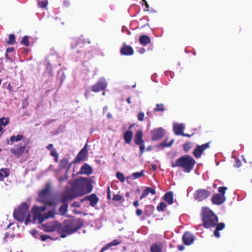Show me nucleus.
Masks as SVG:
<instances>
[{
  "instance_id": "nucleus-1",
  "label": "nucleus",
  "mask_w": 252,
  "mask_h": 252,
  "mask_svg": "<svg viewBox=\"0 0 252 252\" xmlns=\"http://www.w3.org/2000/svg\"><path fill=\"white\" fill-rule=\"evenodd\" d=\"M71 185V189L66 193V198L71 200L76 196H82L91 192L92 190V186L87 178L80 177L76 179Z\"/></svg>"
},
{
  "instance_id": "nucleus-2",
  "label": "nucleus",
  "mask_w": 252,
  "mask_h": 252,
  "mask_svg": "<svg viewBox=\"0 0 252 252\" xmlns=\"http://www.w3.org/2000/svg\"><path fill=\"white\" fill-rule=\"evenodd\" d=\"M83 225V222L80 219H68L62 223L60 222L59 233L61 234V237L64 238L76 232Z\"/></svg>"
},
{
  "instance_id": "nucleus-3",
  "label": "nucleus",
  "mask_w": 252,
  "mask_h": 252,
  "mask_svg": "<svg viewBox=\"0 0 252 252\" xmlns=\"http://www.w3.org/2000/svg\"><path fill=\"white\" fill-rule=\"evenodd\" d=\"M202 225L205 228H210L216 226L219 219L217 215L208 207H202L200 212Z\"/></svg>"
},
{
  "instance_id": "nucleus-4",
  "label": "nucleus",
  "mask_w": 252,
  "mask_h": 252,
  "mask_svg": "<svg viewBox=\"0 0 252 252\" xmlns=\"http://www.w3.org/2000/svg\"><path fill=\"white\" fill-rule=\"evenodd\" d=\"M196 163L195 159L191 156L186 155L178 158L175 162H172V167H180L186 173H189Z\"/></svg>"
},
{
  "instance_id": "nucleus-5",
  "label": "nucleus",
  "mask_w": 252,
  "mask_h": 252,
  "mask_svg": "<svg viewBox=\"0 0 252 252\" xmlns=\"http://www.w3.org/2000/svg\"><path fill=\"white\" fill-rule=\"evenodd\" d=\"M28 209L27 204L26 202H23L18 208L14 210L13 212L14 219L21 222L25 220V224L28 225L31 221V215Z\"/></svg>"
},
{
  "instance_id": "nucleus-6",
  "label": "nucleus",
  "mask_w": 252,
  "mask_h": 252,
  "mask_svg": "<svg viewBox=\"0 0 252 252\" xmlns=\"http://www.w3.org/2000/svg\"><path fill=\"white\" fill-rule=\"evenodd\" d=\"M46 210L45 206L37 207L34 206L32 208L33 211V219L32 222L33 223L38 222L41 223L43 222L45 220L50 218H53L55 214L52 211H49L44 215L42 213Z\"/></svg>"
},
{
  "instance_id": "nucleus-7",
  "label": "nucleus",
  "mask_w": 252,
  "mask_h": 252,
  "mask_svg": "<svg viewBox=\"0 0 252 252\" xmlns=\"http://www.w3.org/2000/svg\"><path fill=\"white\" fill-rule=\"evenodd\" d=\"M23 143L15 145L10 149V152L17 157H20L23 153L28 151L26 146L29 144L28 139H24L23 141Z\"/></svg>"
},
{
  "instance_id": "nucleus-8",
  "label": "nucleus",
  "mask_w": 252,
  "mask_h": 252,
  "mask_svg": "<svg viewBox=\"0 0 252 252\" xmlns=\"http://www.w3.org/2000/svg\"><path fill=\"white\" fill-rule=\"evenodd\" d=\"M107 82L104 77L100 78L97 82L92 87V91L95 93L99 92L106 89Z\"/></svg>"
},
{
  "instance_id": "nucleus-9",
  "label": "nucleus",
  "mask_w": 252,
  "mask_h": 252,
  "mask_svg": "<svg viewBox=\"0 0 252 252\" xmlns=\"http://www.w3.org/2000/svg\"><path fill=\"white\" fill-rule=\"evenodd\" d=\"M51 187L50 184L46 185L45 188L42 189L39 193V200L44 203L49 202V197L50 196V190Z\"/></svg>"
},
{
  "instance_id": "nucleus-10",
  "label": "nucleus",
  "mask_w": 252,
  "mask_h": 252,
  "mask_svg": "<svg viewBox=\"0 0 252 252\" xmlns=\"http://www.w3.org/2000/svg\"><path fill=\"white\" fill-rule=\"evenodd\" d=\"M211 194V192L205 189H198L196 190L194 193V198L195 199L199 201L206 199Z\"/></svg>"
},
{
  "instance_id": "nucleus-11",
  "label": "nucleus",
  "mask_w": 252,
  "mask_h": 252,
  "mask_svg": "<svg viewBox=\"0 0 252 252\" xmlns=\"http://www.w3.org/2000/svg\"><path fill=\"white\" fill-rule=\"evenodd\" d=\"M87 144L80 151L75 160L72 163H79L80 161L86 160L88 157Z\"/></svg>"
},
{
  "instance_id": "nucleus-12",
  "label": "nucleus",
  "mask_w": 252,
  "mask_h": 252,
  "mask_svg": "<svg viewBox=\"0 0 252 252\" xmlns=\"http://www.w3.org/2000/svg\"><path fill=\"white\" fill-rule=\"evenodd\" d=\"M210 142H208L201 145H197L192 152L193 156L196 158H200L203 152L210 147Z\"/></svg>"
},
{
  "instance_id": "nucleus-13",
  "label": "nucleus",
  "mask_w": 252,
  "mask_h": 252,
  "mask_svg": "<svg viewBox=\"0 0 252 252\" xmlns=\"http://www.w3.org/2000/svg\"><path fill=\"white\" fill-rule=\"evenodd\" d=\"M60 222L55 221L45 224L43 225V230L47 232H52L57 230L59 232Z\"/></svg>"
},
{
  "instance_id": "nucleus-14",
  "label": "nucleus",
  "mask_w": 252,
  "mask_h": 252,
  "mask_svg": "<svg viewBox=\"0 0 252 252\" xmlns=\"http://www.w3.org/2000/svg\"><path fill=\"white\" fill-rule=\"evenodd\" d=\"M152 138L153 140H158L161 139L164 134L163 128L159 127L153 130L151 132Z\"/></svg>"
},
{
  "instance_id": "nucleus-15",
  "label": "nucleus",
  "mask_w": 252,
  "mask_h": 252,
  "mask_svg": "<svg viewBox=\"0 0 252 252\" xmlns=\"http://www.w3.org/2000/svg\"><path fill=\"white\" fill-rule=\"evenodd\" d=\"M182 240L184 244L190 245L193 243L194 237L190 232L186 231L182 236Z\"/></svg>"
},
{
  "instance_id": "nucleus-16",
  "label": "nucleus",
  "mask_w": 252,
  "mask_h": 252,
  "mask_svg": "<svg viewBox=\"0 0 252 252\" xmlns=\"http://www.w3.org/2000/svg\"><path fill=\"white\" fill-rule=\"evenodd\" d=\"M226 200V197L224 195H220V193H216L214 194L211 198L212 202L214 204L217 205L222 204Z\"/></svg>"
},
{
  "instance_id": "nucleus-17",
  "label": "nucleus",
  "mask_w": 252,
  "mask_h": 252,
  "mask_svg": "<svg viewBox=\"0 0 252 252\" xmlns=\"http://www.w3.org/2000/svg\"><path fill=\"white\" fill-rule=\"evenodd\" d=\"M120 52L122 55L129 56L132 55L133 54V50L130 46L127 45L124 43L123 47L120 50Z\"/></svg>"
},
{
  "instance_id": "nucleus-18",
  "label": "nucleus",
  "mask_w": 252,
  "mask_h": 252,
  "mask_svg": "<svg viewBox=\"0 0 252 252\" xmlns=\"http://www.w3.org/2000/svg\"><path fill=\"white\" fill-rule=\"evenodd\" d=\"M85 200L90 201V205L92 207L95 206L98 202V198L94 193L91 194L89 196H86L82 200V201Z\"/></svg>"
},
{
  "instance_id": "nucleus-19",
  "label": "nucleus",
  "mask_w": 252,
  "mask_h": 252,
  "mask_svg": "<svg viewBox=\"0 0 252 252\" xmlns=\"http://www.w3.org/2000/svg\"><path fill=\"white\" fill-rule=\"evenodd\" d=\"M163 247V243L156 242L151 246L150 250L151 252H162Z\"/></svg>"
},
{
  "instance_id": "nucleus-20",
  "label": "nucleus",
  "mask_w": 252,
  "mask_h": 252,
  "mask_svg": "<svg viewBox=\"0 0 252 252\" xmlns=\"http://www.w3.org/2000/svg\"><path fill=\"white\" fill-rule=\"evenodd\" d=\"M80 173L90 175L93 173V168L87 163H85L81 168Z\"/></svg>"
},
{
  "instance_id": "nucleus-21",
  "label": "nucleus",
  "mask_w": 252,
  "mask_h": 252,
  "mask_svg": "<svg viewBox=\"0 0 252 252\" xmlns=\"http://www.w3.org/2000/svg\"><path fill=\"white\" fill-rule=\"evenodd\" d=\"M135 143L139 145L140 154H142V131L138 130L134 138Z\"/></svg>"
},
{
  "instance_id": "nucleus-22",
  "label": "nucleus",
  "mask_w": 252,
  "mask_h": 252,
  "mask_svg": "<svg viewBox=\"0 0 252 252\" xmlns=\"http://www.w3.org/2000/svg\"><path fill=\"white\" fill-rule=\"evenodd\" d=\"M215 226L216 228L214 231V235L216 237L219 238L220 236L219 231L223 230L224 228L225 225L223 222H217Z\"/></svg>"
},
{
  "instance_id": "nucleus-23",
  "label": "nucleus",
  "mask_w": 252,
  "mask_h": 252,
  "mask_svg": "<svg viewBox=\"0 0 252 252\" xmlns=\"http://www.w3.org/2000/svg\"><path fill=\"white\" fill-rule=\"evenodd\" d=\"M184 128L185 126L183 124H176L174 125V131L175 134L177 135H182L184 133L183 131Z\"/></svg>"
},
{
  "instance_id": "nucleus-24",
  "label": "nucleus",
  "mask_w": 252,
  "mask_h": 252,
  "mask_svg": "<svg viewBox=\"0 0 252 252\" xmlns=\"http://www.w3.org/2000/svg\"><path fill=\"white\" fill-rule=\"evenodd\" d=\"M72 163L71 162L68 165V160L67 158H64L63 159L61 160L60 163V168L61 169L65 168L67 167V170L66 171V172H68V171L69 170L71 164Z\"/></svg>"
},
{
  "instance_id": "nucleus-25",
  "label": "nucleus",
  "mask_w": 252,
  "mask_h": 252,
  "mask_svg": "<svg viewBox=\"0 0 252 252\" xmlns=\"http://www.w3.org/2000/svg\"><path fill=\"white\" fill-rule=\"evenodd\" d=\"M163 199L169 205H171L173 203V193L172 191H168L166 192L163 196Z\"/></svg>"
},
{
  "instance_id": "nucleus-26",
  "label": "nucleus",
  "mask_w": 252,
  "mask_h": 252,
  "mask_svg": "<svg viewBox=\"0 0 252 252\" xmlns=\"http://www.w3.org/2000/svg\"><path fill=\"white\" fill-rule=\"evenodd\" d=\"M150 193L152 195H155L156 193V191L154 188L146 187L143 190V198L147 196Z\"/></svg>"
},
{
  "instance_id": "nucleus-27",
  "label": "nucleus",
  "mask_w": 252,
  "mask_h": 252,
  "mask_svg": "<svg viewBox=\"0 0 252 252\" xmlns=\"http://www.w3.org/2000/svg\"><path fill=\"white\" fill-rule=\"evenodd\" d=\"M119 242L117 240H114L112 242L106 244L100 250V252H103L112 246H117L119 244Z\"/></svg>"
},
{
  "instance_id": "nucleus-28",
  "label": "nucleus",
  "mask_w": 252,
  "mask_h": 252,
  "mask_svg": "<svg viewBox=\"0 0 252 252\" xmlns=\"http://www.w3.org/2000/svg\"><path fill=\"white\" fill-rule=\"evenodd\" d=\"M24 139H26L23 135L18 134L17 136L12 135L10 137V140L11 142V144H12L14 142H18L20 140L23 141Z\"/></svg>"
},
{
  "instance_id": "nucleus-29",
  "label": "nucleus",
  "mask_w": 252,
  "mask_h": 252,
  "mask_svg": "<svg viewBox=\"0 0 252 252\" xmlns=\"http://www.w3.org/2000/svg\"><path fill=\"white\" fill-rule=\"evenodd\" d=\"M9 175V170L7 168H1L0 169V180H3L4 177H7Z\"/></svg>"
},
{
  "instance_id": "nucleus-30",
  "label": "nucleus",
  "mask_w": 252,
  "mask_h": 252,
  "mask_svg": "<svg viewBox=\"0 0 252 252\" xmlns=\"http://www.w3.org/2000/svg\"><path fill=\"white\" fill-rule=\"evenodd\" d=\"M132 138V132L131 131L127 130L124 134V139L126 143H130Z\"/></svg>"
},
{
  "instance_id": "nucleus-31",
  "label": "nucleus",
  "mask_w": 252,
  "mask_h": 252,
  "mask_svg": "<svg viewBox=\"0 0 252 252\" xmlns=\"http://www.w3.org/2000/svg\"><path fill=\"white\" fill-rule=\"evenodd\" d=\"M68 205L66 202H64L63 204L60 207L59 211L61 215H64L67 211Z\"/></svg>"
},
{
  "instance_id": "nucleus-32",
  "label": "nucleus",
  "mask_w": 252,
  "mask_h": 252,
  "mask_svg": "<svg viewBox=\"0 0 252 252\" xmlns=\"http://www.w3.org/2000/svg\"><path fill=\"white\" fill-rule=\"evenodd\" d=\"M167 205L165 202H161L157 207V209L158 212H163L165 210Z\"/></svg>"
},
{
  "instance_id": "nucleus-33",
  "label": "nucleus",
  "mask_w": 252,
  "mask_h": 252,
  "mask_svg": "<svg viewBox=\"0 0 252 252\" xmlns=\"http://www.w3.org/2000/svg\"><path fill=\"white\" fill-rule=\"evenodd\" d=\"M165 110L163 104H157L156 107L154 109V112L161 111L163 112Z\"/></svg>"
},
{
  "instance_id": "nucleus-34",
  "label": "nucleus",
  "mask_w": 252,
  "mask_h": 252,
  "mask_svg": "<svg viewBox=\"0 0 252 252\" xmlns=\"http://www.w3.org/2000/svg\"><path fill=\"white\" fill-rule=\"evenodd\" d=\"M153 211V207L152 206H146L145 208V213L147 216H150Z\"/></svg>"
},
{
  "instance_id": "nucleus-35",
  "label": "nucleus",
  "mask_w": 252,
  "mask_h": 252,
  "mask_svg": "<svg viewBox=\"0 0 252 252\" xmlns=\"http://www.w3.org/2000/svg\"><path fill=\"white\" fill-rule=\"evenodd\" d=\"M191 147H192V143L190 142H186V143H185L183 145L184 150L187 152H188L189 151L190 149L191 148Z\"/></svg>"
},
{
  "instance_id": "nucleus-36",
  "label": "nucleus",
  "mask_w": 252,
  "mask_h": 252,
  "mask_svg": "<svg viewBox=\"0 0 252 252\" xmlns=\"http://www.w3.org/2000/svg\"><path fill=\"white\" fill-rule=\"evenodd\" d=\"M151 39L150 37L146 35H143V46H145L150 43Z\"/></svg>"
},
{
  "instance_id": "nucleus-37",
  "label": "nucleus",
  "mask_w": 252,
  "mask_h": 252,
  "mask_svg": "<svg viewBox=\"0 0 252 252\" xmlns=\"http://www.w3.org/2000/svg\"><path fill=\"white\" fill-rule=\"evenodd\" d=\"M15 43V35L13 34H10L9 35V40L7 43L9 45L13 44Z\"/></svg>"
},
{
  "instance_id": "nucleus-38",
  "label": "nucleus",
  "mask_w": 252,
  "mask_h": 252,
  "mask_svg": "<svg viewBox=\"0 0 252 252\" xmlns=\"http://www.w3.org/2000/svg\"><path fill=\"white\" fill-rule=\"evenodd\" d=\"M28 39L29 38L28 36H23L22 40H21V43L25 46H28L30 44L28 41Z\"/></svg>"
},
{
  "instance_id": "nucleus-39",
  "label": "nucleus",
  "mask_w": 252,
  "mask_h": 252,
  "mask_svg": "<svg viewBox=\"0 0 252 252\" xmlns=\"http://www.w3.org/2000/svg\"><path fill=\"white\" fill-rule=\"evenodd\" d=\"M116 177L121 182H124L125 180V178L124 174L119 172L117 173Z\"/></svg>"
},
{
  "instance_id": "nucleus-40",
  "label": "nucleus",
  "mask_w": 252,
  "mask_h": 252,
  "mask_svg": "<svg viewBox=\"0 0 252 252\" xmlns=\"http://www.w3.org/2000/svg\"><path fill=\"white\" fill-rule=\"evenodd\" d=\"M31 235L34 237L36 239H39V236L40 234L39 233V232L36 230H33L31 231Z\"/></svg>"
},
{
  "instance_id": "nucleus-41",
  "label": "nucleus",
  "mask_w": 252,
  "mask_h": 252,
  "mask_svg": "<svg viewBox=\"0 0 252 252\" xmlns=\"http://www.w3.org/2000/svg\"><path fill=\"white\" fill-rule=\"evenodd\" d=\"M173 142L174 140L172 139L169 143H167L166 140H165L162 143H161L160 145L163 147H170L173 144Z\"/></svg>"
},
{
  "instance_id": "nucleus-42",
  "label": "nucleus",
  "mask_w": 252,
  "mask_h": 252,
  "mask_svg": "<svg viewBox=\"0 0 252 252\" xmlns=\"http://www.w3.org/2000/svg\"><path fill=\"white\" fill-rule=\"evenodd\" d=\"M38 5L41 8H44L46 7L47 4V0H44L43 1H41L40 0H38Z\"/></svg>"
},
{
  "instance_id": "nucleus-43",
  "label": "nucleus",
  "mask_w": 252,
  "mask_h": 252,
  "mask_svg": "<svg viewBox=\"0 0 252 252\" xmlns=\"http://www.w3.org/2000/svg\"><path fill=\"white\" fill-rule=\"evenodd\" d=\"M8 119L4 117L0 119V125L1 126H5L8 124Z\"/></svg>"
},
{
  "instance_id": "nucleus-44",
  "label": "nucleus",
  "mask_w": 252,
  "mask_h": 252,
  "mask_svg": "<svg viewBox=\"0 0 252 252\" xmlns=\"http://www.w3.org/2000/svg\"><path fill=\"white\" fill-rule=\"evenodd\" d=\"M227 189V187H220L218 188V191L220 193V195H224L226 190Z\"/></svg>"
},
{
  "instance_id": "nucleus-45",
  "label": "nucleus",
  "mask_w": 252,
  "mask_h": 252,
  "mask_svg": "<svg viewBox=\"0 0 252 252\" xmlns=\"http://www.w3.org/2000/svg\"><path fill=\"white\" fill-rule=\"evenodd\" d=\"M39 239H41V240L42 241H45L48 239H51V237L46 234H43V235H40Z\"/></svg>"
},
{
  "instance_id": "nucleus-46",
  "label": "nucleus",
  "mask_w": 252,
  "mask_h": 252,
  "mask_svg": "<svg viewBox=\"0 0 252 252\" xmlns=\"http://www.w3.org/2000/svg\"><path fill=\"white\" fill-rule=\"evenodd\" d=\"M132 176L134 178V179H137L141 177L142 176V171L133 173Z\"/></svg>"
},
{
  "instance_id": "nucleus-47",
  "label": "nucleus",
  "mask_w": 252,
  "mask_h": 252,
  "mask_svg": "<svg viewBox=\"0 0 252 252\" xmlns=\"http://www.w3.org/2000/svg\"><path fill=\"white\" fill-rule=\"evenodd\" d=\"M67 172H66V173L64 175L59 177V180L61 183H62V182L65 181L67 179Z\"/></svg>"
},
{
  "instance_id": "nucleus-48",
  "label": "nucleus",
  "mask_w": 252,
  "mask_h": 252,
  "mask_svg": "<svg viewBox=\"0 0 252 252\" xmlns=\"http://www.w3.org/2000/svg\"><path fill=\"white\" fill-rule=\"evenodd\" d=\"M122 199V196L120 194H115L113 199L115 201H120Z\"/></svg>"
},
{
  "instance_id": "nucleus-49",
  "label": "nucleus",
  "mask_w": 252,
  "mask_h": 252,
  "mask_svg": "<svg viewBox=\"0 0 252 252\" xmlns=\"http://www.w3.org/2000/svg\"><path fill=\"white\" fill-rule=\"evenodd\" d=\"M50 155L53 156V157H55L57 155H58V154L57 153V151L55 149H52V150L51 151V153H50Z\"/></svg>"
},
{
  "instance_id": "nucleus-50",
  "label": "nucleus",
  "mask_w": 252,
  "mask_h": 252,
  "mask_svg": "<svg viewBox=\"0 0 252 252\" xmlns=\"http://www.w3.org/2000/svg\"><path fill=\"white\" fill-rule=\"evenodd\" d=\"M143 3H144L145 5V9H144V11H148L149 10V5L148 4V3H147V2L146 1V0H143ZM144 4V3H143V5Z\"/></svg>"
},
{
  "instance_id": "nucleus-51",
  "label": "nucleus",
  "mask_w": 252,
  "mask_h": 252,
  "mask_svg": "<svg viewBox=\"0 0 252 252\" xmlns=\"http://www.w3.org/2000/svg\"><path fill=\"white\" fill-rule=\"evenodd\" d=\"M125 31H127V34H128V35L130 34V31H129L127 29V28H126V27H123L122 29V32H125Z\"/></svg>"
},
{
  "instance_id": "nucleus-52",
  "label": "nucleus",
  "mask_w": 252,
  "mask_h": 252,
  "mask_svg": "<svg viewBox=\"0 0 252 252\" xmlns=\"http://www.w3.org/2000/svg\"><path fill=\"white\" fill-rule=\"evenodd\" d=\"M46 148L47 149L51 151L52 149H54L53 145L52 144H50L46 147Z\"/></svg>"
},
{
  "instance_id": "nucleus-53",
  "label": "nucleus",
  "mask_w": 252,
  "mask_h": 252,
  "mask_svg": "<svg viewBox=\"0 0 252 252\" xmlns=\"http://www.w3.org/2000/svg\"><path fill=\"white\" fill-rule=\"evenodd\" d=\"M65 76L64 73L63 72H62V75L61 77V83H62V82L64 81V80L65 79Z\"/></svg>"
},
{
  "instance_id": "nucleus-54",
  "label": "nucleus",
  "mask_w": 252,
  "mask_h": 252,
  "mask_svg": "<svg viewBox=\"0 0 252 252\" xmlns=\"http://www.w3.org/2000/svg\"><path fill=\"white\" fill-rule=\"evenodd\" d=\"M13 50H14V48L13 47H9L6 49V51L7 53H8V52H11L13 51Z\"/></svg>"
},
{
  "instance_id": "nucleus-55",
  "label": "nucleus",
  "mask_w": 252,
  "mask_h": 252,
  "mask_svg": "<svg viewBox=\"0 0 252 252\" xmlns=\"http://www.w3.org/2000/svg\"><path fill=\"white\" fill-rule=\"evenodd\" d=\"M178 250H179L180 251H182L184 250L185 248L184 246L183 245H179L178 246Z\"/></svg>"
},
{
  "instance_id": "nucleus-56",
  "label": "nucleus",
  "mask_w": 252,
  "mask_h": 252,
  "mask_svg": "<svg viewBox=\"0 0 252 252\" xmlns=\"http://www.w3.org/2000/svg\"><path fill=\"white\" fill-rule=\"evenodd\" d=\"M63 4L65 6H68L70 5V2L68 0L64 1Z\"/></svg>"
},
{
  "instance_id": "nucleus-57",
  "label": "nucleus",
  "mask_w": 252,
  "mask_h": 252,
  "mask_svg": "<svg viewBox=\"0 0 252 252\" xmlns=\"http://www.w3.org/2000/svg\"><path fill=\"white\" fill-rule=\"evenodd\" d=\"M138 119L140 121H142V112H140L138 115Z\"/></svg>"
},
{
  "instance_id": "nucleus-58",
  "label": "nucleus",
  "mask_w": 252,
  "mask_h": 252,
  "mask_svg": "<svg viewBox=\"0 0 252 252\" xmlns=\"http://www.w3.org/2000/svg\"><path fill=\"white\" fill-rule=\"evenodd\" d=\"M142 214V211L140 209H137L136 211V215L137 216H140Z\"/></svg>"
},
{
  "instance_id": "nucleus-59",
  "label": "nucleus",
  "mask_w": 252,
  "mask_h": 252,
  "mask_svg": "<svg viewBox=\"0 0 252 252\" xmlns=\"http://www.w3.org/2000/svg\"><path fill=\"white\" fill-rule=\"evenodd\" d=\"M107 198L108 199H110V189L109 187L108 188V191H107Z\"/></svg>"
},
{
  "instance_id": "nucleus-60",
  "label": "nucleus",
  "mask_w": 252,
  "mask_h": 252,
  "mask_svg": "<svg viewBox=\"0 0 252 252\" xmlns=\"http://www.w3.org/2000/svg\"><path fill=\"white\" fill-rule=\"evenodd\" d=\"M107 110H108V107L107 106H104L103 108V113H105Z\"/></svg>"
},
{
  "instance_id": "nucleus-61",
  "label": "nucleus",
  "mask_w": 252,
  "mask_h": 252,
  "mask_svg": "<svg viewBox=\"0 0 252 252\" xmlns=\"http://www.w3.org/2000/svg\"><path fill=\"white\" fill-rule=\"evenodd\" d=\"M181 135H182L183 136L188 137H189L191 136L189 134H186V133H183Z\"/></svg>"
},
{
  "instance_id": "nucleus-62",
  "label": "nucleus",
  "mask_w": 252,
  "mask_h": 252,
  "mask_svg": "<svg viewBox=\"0 0 252 252\" xmlns=\"http://www.w3.org/2000/svg\"><path fill=\"white\" fill-rule=\"evenodd\" d=\"M54 159H55V162H58V159H59V155L54 157Z\"/></svg>"
},
{
  "instance_id": "nucleus-63",
  "label": "nucleus",
  "mask_w": 252,
  "mask_h": 252,
  "mask_svg": "<svg viewBox=\"0 0 252 252\" xmlns=\"http://www.w3.org/2000/svg\"><path fill=\"white\" fill-rule=\"evenodd\" d=\"M138 202L137 201H134L133 202V205L135 206V207H137L138 206Z\"/></svg>"
},
{
  "instance_id": "nucleus-64",
  "label": "nucleus",
  "mask_w": 252,
  "mask_h": 252,
  "mask_svg": "<svg viewBox=\"0 0 252 252\" xmlns=\"http://www.w3.org/2000/svg\"><path fill=\"white\" fill-rule=\"evenodd\" d=\"M107 117L108 118V119H111L112 118V115L110 114V113H108L107 114Z\"/></svg>"
}]
</instances>
